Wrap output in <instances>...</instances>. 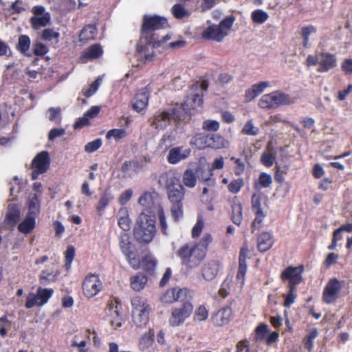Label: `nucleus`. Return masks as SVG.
Returning a JSON list of instances; mask_svg holds the SVG:
<instances>
[{"label":"nucleus","instance_id":"obj_5","mask_svg":"<svg viewBox=\"0 0 352 352\" xmlns=\"http://www.w3.org/2000/svg\"><path fill=\"white\" fill-rule=\"evenodd\" d=\"M234 21V16H228L222 20L219 25L212 24L206 28L201 35L206 40L221 42L228 34Z\"/></svg>","mask_w":352,"mask_h":352},{"label":"nucleus","instance_id":"obj_56","mask_svg":"<svg viewBox=\"0 0 352 352\" xmlns=\"http://www.w3.org/2000/svg\"><path fill=\"white\" fill-rule=\"evenodd\" d=\"M219 122L215 120H206L204 121L202 129L208 131H217L219 129Z\"/></svg>","mask_w":352,"mask_h":352},{"label":"nucleus","instance_id":"obj_35","mask_svg":"<svg viewBox=\"0 0 352 352\" xmlns=\"http://www.w3.org/2000/svg\"><path fill=\"white\" fill-rule=\"evenodd\" d=\"M30 39L28 36L21 35L19 37L16 48L22 54L26 56H30V54L28 53V51L30 49Z\"/></svg>","mask_w":352,"mask_h":352},{"label":"nucleus","instance_id":"obj_18","mask_svg":"<svg viewBox=\"0 0 352 352\" xmlns=\"http://www.w3.org/2000/svg\"><path fill=\"white\" fill-rule=\"evenodd\" d=\"M50 160L47 151L39 153L32 160V168H36L39 172L45 173L50 167Z\"/></svg>","mask_w":352,"mask_h":352},{"label":"nucleus","instance_id":"obj_24","mask_svg":"<svg viewBox=\"0 0 352 352\" xmlns=\"http://www.w3.org/2000/svg\"><path fill=\"white\" fill-rule=\"evenodd\" d=\"M257 246L260 252H266L271 248L273 245V240L269 232L261 233L257 239Z\"/></svg>","mask_w":352,"mask_h":352},{"label":"nucleus","instance_id":"obj_17","mask_svg":"<svg viewBox=\"0 0 352 352\" xmlns=\"http://www.w3.org/2000/svg\"><path fill=\"white\" fill-rule=\"evenodd\" d=\"M318 64L320 67L318 71L320 72H326L336 67L337 59L333 54L321 53L319 56Z\"/></svg>","mask_w":352,"mask_h":352},{"label":"nucleus","instance_id":"obj_4","mask_svg":"<svg viewBox=\"0 0 352 352\" xmlns=\"http://www.w3.org/2000/svg\"><path fill=\"white\" fill-rule=\"evenodd\" d=\"M177 256L180 258L182 263L187 268L194 269L199 265L204 259L205 250L195 245L190 246L185 244L177 251Z\"/></svg>","mask_w":352,"mask_h":352},{"label":"nucleus","instance_id":"obj_36","mask_svg":"<svg viewBox=\"0 0 352 352\" xmlns=\"http://www.w3.org/2000/svg\"><path fill=\"white\" fill-rule=\"evenodd\" d=\"M197 177L192 170L188 169L183 174L182 181L186 187L194 188L196 186Z\"/></svg>","mask_w":352,"mask_h":352},{"label":"nucleus","instance_id":"obj_8","mask_svg":"<svg viewBox=\"0 0 352 352\" xmlns=\"http://www.w3.org/2000/svg\"><path fill=\"white\" fill-rule=\"evenodd\" d=\"M192 305L189 301L183 302L179 307L173 308L169 319L170 325L176 327L183 324L192 314Z\"/></svg>","mask_w":352,"mask_h":352},{"label":"nucleus","instance_id":"obj_10","mask_svg":"<svg viewBox=\"0 0 352 352\" xmlns=\"http://www.w3.org/2000/svg\"><path fill=\"white\" fill-rule=\"evenodd\" d=\"M102 288V283L97 274H89L85 277L82 283L83 294L87 298L94 297Z\"/></svg>","mask_w":352,"mask_h":352},{"label":"nucleus","instance_id":"obj_23","mask_svg":"<svg viewBox=\"0 0 352 352\" xmlns=\"http://www.w3.org/2000/svg\"><path fill=\"white\" fill-rule=\"evenodd\" d=\"M148 101V93L146 89H143L136 94L133 107L136 111L140 112L146 107Z\"/></svg>","mask_w":352,"mask_h":352},{"label":"nucleus","instance_id":"obj_58","mask_svg":"<svg viewBox=\"0 0 352 352\" xmlns=\"http://www.w3.org/2000/svg\"><path fill=\"white\" fill-rule=\"evenodd\" d=\"M126 136V131L124 129H111L109 131L106 135V138L109 139L113 138L118 140Z\"/></svg>","mask_w":352,"mask_h":352},{"label":"nucleus","instance_id":"obj_60","mask_svg":"<svg viewBox=\"0 0 352 352\" xmlns=\"http://www.w3.org/2000/svg\"><path fill=\"white\" fill-rule=\"evenodd\" d=\"M34 306H40L39 300L37 298V295L34 293H30L27 296V301L25 303V307L30 309Z\"/></svg>","mask_w":352,"mask_h":352},{"label":"nucleus","instance_id":"obj_62","mask_svg":"<svg viewBox=\"0 0 352 352\" xmlns=\"http://www.w3.org/2000/svg\"><path fill=\"white\" fill-rule=\"evenodd\" d=\"M258 182L263 188L269 187L272 182V177L270 175L262 173L259 176Z\"/></svg>","mask_w":352,"mask_h":352},{"label":"nucleus","instance_id":"obj_16","mask_svg":"<svg viewBox=\"0 0 352 352\" xmlns=\"http://www.w3.org/2000/svg\"><path fill=\"white\" fill-rule=\"evenodd\" d=\"M190 153L189 148L182 146L174 147L169 151L167 161L171 164H175L182 160H186Z\"/></svg>","mask_w":352,"mask_h":352},{"label":"nucleus","instance_id":"obj_52","mask_svg":"<svg viewBox=\"0 0 352 352\" xmlns=\"http://www.w3.org/2000/svg\"><path fill=\"white\" fill-rule=\"evenodd\" d=\"M212 241V236L209 233H205L203 237L201 239L199 242L195 244V246H199L201 248L202 250H205V254H206V251L208 250V247L209 244Z\"/></svg>","mask_w":352,"mask_h":352},{"label":"nucleus","instance_id":"obj_46","mask_svg":"<svg viewBox=\"0 0 352 352\" xmlns=\"http://www.w3.org/2000/svg\"><path fill=\"white\" fill-rule=\"evenodd\" d=\"M175 298L176 301L180 300L182 302L184 301H189L188 298L190 297V291L186 288H179L175 287Z\"/></svg>","mask_w":352,"mask_h":352},{"label":"nucleus","instance_id":"obj_49","mask_svg":"<svg viewBox=\"0 0 352 352\" xmlns=\"http://www.w3.org/2000/svg\"><path fill=\"white\" fill-rule=\"evenodd\" d=\"M316 30L313 26L303 27L302 28V36L303 38V47H309V38L311 33L315 32Z\"/></svg>","mask_w":352,"mask_h":352},{"label":"nucleus","instance_id":"obj_37","mask_svg":"<svg viewBox=\"0 0 352 352\" xmlns=\"http://www.w3.org/2000/svg\"><path fill=\"white\" fill-rule=\"evenodd\" d=\"M173 144V140L170 135L165 134L160 140L157 146V151L159 153L166 152Z\"/></svg>","mask_w":352,"mask_h":352},{"label":"nucleus","instance_id":"obj_3","mask_svg":"<svg viewBox=\"0 0 352 352\" xmlns=\"http://www.w3.org/2000/svg\"><path fill=\"white\" fill-rule=\"evenodd\" d=\"M155 221L153 216L141 213L133 228L135 239L143 243H150L155 234Z\"/></svg>","mask_w":352,"mask_h":352},{"label":"nucleus","instance_id":"obj_21","mask_svg":"<svg viewBox=\"0 0 352 352\" xmlns=\"http://www.w3.org/2000/svg\"><path fill=\"white\" fill-rule=\"evenodd\" d=\"M172 119V116L167 111L161 112L151 118V125L156 129H164Z\"/></svg>","mask_w":352,"mask_h":352},{"label":"nucleus","instance_id":"obj_41","mask_svg":"<svg viewBox=\"0 0 352 352\" xmlns=\"http://www.w3.org/2000/svg\"><path fill=\"white\" fill-rule=\"evenodd\" d=\"M197 177V178L203 182H209L210 184H214V179H211V177L212 176V172L211 170H206L202 168H197L196 170Z\"/></svg>","mask_w":352,"mask_h":352},{"label":"nucleus","instance_id":"obj_31","mask_svg":"<svg viewBox=\"0 0 352 352\" xmlns=\"http://www.w3.org/2000/svg\"><path fill=\"white\" fill-rule=\"evenodd\" d=\"M35 217L28 214L24 221L19 225V230L24 234L29 233L35 226Z\"/></svg>","mask_w":352,"mask_h":352},{"label":"nucleus","instance_id":"obj_47","mask_svg":"<svg viewBox=\"0 0 352 352\" xmlns=\"http://www.w3.org/2000/svg\"><path fill=\"white\" fill-rule=\"evenodd\" d=\"M75 256V248L72 245H69L65 252V267L67 270L70 269L72 263Z\"/></svg>","mask_w":352,"mask_h":352},{"label":"nucleus","instance_id":"obj_61","mask_svg":"<svg viewBox=\"0 0 352 352\" xmlns=\"http://www.w3.org/2000/svg\"><path fill=\"white\" fill-rule=\"evenodd\" d=\"M102 144L100 139H96L94 141L87 143L85 146V151L87 153H92L98 150Z\"/></svg>","mask_w":352,"mask_h":352},{"label":"nucleus","instance_id":"obj_55","mask_svg":"<svg viewBox=\"0 0 352 352\" xmlns=\"http://www.w3.org/2000/svg\"><path fill=\"white\" fill-rule=\"evenodd\" d=\"M60 34L58 32L54 31L52 29H45L42 32V38L47 41H51L54 39H58Z\"/></svg>","mask_w":352,"mask_h":352},{"label":"nucleus","instance_id":"obj_20","mask_svg":"<svg viewBox=\"0 0 352 352\" xmlns=\"http://www.w3.org/2000/svg\"><path fill=\"white\" fill-rule=\"evenodd\" d=\"M219 268L218 261H209L201 268V276L208 281L213 280L217 276Z\"/></svg>","mask_w":352,"mask_h":352},{"label":"nucleus","instance_id":"obj_43","mask_svg":"<svg viewBox=\"0 0 352 352\" xmlns=\"http://www.w3.org/2000/svg\"><path fill=\"white\" fill-rule=\"evenodd\" d=\"M258 105L263 109L274 108L272 93L263 96L259 100Z\"/></svg>","mask_w":352,"mask_h":352},{"label":"nucleus","instance_id":"obj_51","mask_svg":"<svg viewBox=\"0 0 352 352\" xmlns=\"http://www.w3.org/2000/svg\"><path fill=\"white\" fill-rule=\"evenodd\" d=\"M175 287L168 289L162 296L161 300L164 303H173L176 301L175 298Z\"/></svg>","mask_w":352,"mask_h":352},{"label":"nucleus","instance_id":"obj_26","mask_svg":"<svg viewBox=\"0 0 352 352\" xmlns=\"http://www.w3.org/2000/svg\"><path fill=\"white\" fill-rule=\"evenodd\" d=\"M231 219L232 222L240 226L243 219V208L241 203H239L235 198L232 204Z\"/></svg>","mask_w":352,"mask_h":352},{"label":"nucleus","instance_id":"obj_32","mask_svg":"<svg viewBox=\"0 0 352 352\" xmlns=\"http://www.w3.org/2000/svg\"><path fill=\"white\" fill-rule=\"evenodd\" d=\"M113 197L112 196L111 191L108 189L105 190L98 203L96 206V209L98 212L100 214L104 209L108 206L109 202L113 199Z\"/></svg>","mask_w":352,"mask_h":352},{"label":"nucleus","instance_id":"obj_15","mask_svg":"<svg viewBox=\"0 0 352 352\" xmlns=\"http://www.w3.org/2000/svg\"><path fill=\"white\" fill-rule=\"evenodd\" d=\"M341 289V283L337 279L331 280L323 292V300L327 303L333 302Z\"/></svg>","mask_w":352,"mask_h":352},{"label":"nucleus","instance_id":"obj_29","mask_svg":"<svg viewBox=\"0 0 352 352\" xmlns=\"http://www.w3.org/2000/svg\"><path fill=\"white\" fill-rule=\"evenodd\" d=\"M147 277L142 273H138L131 278V287L135 291L142 289L147 283Z\"/></svg>","mask_w":352,"mask_h":352},{"label":"nucleus","instance_id":"obj_6","mask_svg":"<svg viewBox=\"0 0 352 352\" xmlns=\"http://www.w3.org/2000/svg\"><path fill=\"white\" fill-rule=\"evenodd\" d=\"M131 304L133 323L139 327H144L148 322L150 311L146 300L143 298L135 296L131 299Z\"/></svg>","mask_w":352,"mask_h":352},{"label":"nucleus","instance_id":"obj_2","mask_svg":"<svg viewBox=\"0 0 352 352\" xmlns=\"http://www.w3.org/2000/svg\"><path fill=\"white\" fill-rule=\"evenodd\" d=\"M158 184L166 188L171 217L174 221L178 222L184 215L182 201L185 197V189L179 177L173 170L166 171L159 176Z\"/></svg>","mask_w":352,"mask_h":352},{"label":"nucleus","instance_id":"obj_12","mask_svg":"<svg viewBox=\"0 0 352 352\" xmlns=\"http://www.w3.org/2000/svg\"><path fill=\"white\" fill-rule=\"evenodd\" d=\"M188 100L191 101L192 99L187 96L186 100L184 103L173 109L172 113H170L172 118L178 120H184L189 117L191 109H194L196 107H199L198 105H195L193 102H189Z\"/></svg>","mask_w":352,"mask_h":352},{"label":"nucleus","instance_id":"obj_53","mask_svg":"<svg viewBox=\"0 0 352 352\" xmlns=\"http://www.w3.org/2000/svg\"><path fill=\"white\" fill-rule=\"evenodd\" d=\"M158 219L160 221V226L161 228L162 232L164 234H167V228L168 225L166 221V216L164 212V209L162 207H159V210H157Z\"/></svg>","mask_w":352,"mask_h":352},{"label":"nucleus","instance_id":"obj_40","mask_svg":"<svg viewBox=\"0 0 352 352\" xmlns=\"http://www.w3.org/2000/svg\"><path fill=\"white\" fill-rule=\"evenodd\" d=\"M29 212L28 214L36 217L39 212L40 202L38 197L34 194L29 201Z\"/></svg>","mask_w":352,"mask_h":352},{"label":"nucleus","instance_id":"obj_30","mask_svg":"<svg viewBox=\"0 0 352 352\" xmlns=\"http://www.w3.org/2000/svg\"><path fill=\"white\" fill-rule=\"evenodd\" d=\"M96 28L95 25L89 24L83 28L79 35L80 41H87L93 39L96 34Z\"/></svg>","mask_w":352,"mask_h":352},{"label":"nucleus","instance_id":"obj_13","mask_svg":"<svg viewBox=\"0 0 352 352\" xmlns=\"http://www.w3.org/2000/svg\"><path fill=\"white\" fill-rule=\"evenodd\" d=\"M208 84L206 81L201 83L193 84L189 89L188 96L192 99L189 102H193L195 105L201 106L203 102V92L208 89Z\"/></svg>","mask_w":352,"mask_h":352},{"label":"nucleus","instance_id":"obj_33","mask_svg":"<svg viewBox=\"0 0 352 352\" xmlns=\"http://www.w3.org/2000/svg\"><path fill=\"white\" fill-rule=\"evenodd\" d=\"M120 248L124 255H129L131 252L133 251L130 237L126 233L120 235Z\"/></svg>","mask_w":352,"mask_h":352},{"label":"nucleus","instance_id":"obj_14","mask_svg":"<svg viewBox=\"0 0 352 352\" xmlns=\"http://www.w3.org/2000/svg\"><path fill=\"white\" fill-rule=\"evenodd\" d=\"M303 267H289L281 274L283 280H289V286L296 287L302 280L301 274Z\"/></svg>","mask_w":352,"mask_h":352},{"label":"nucleus","instance_id":"obj_19","mask_svg":"<svg viewBox=\"0 0 352 352\" xmlns=\"http://www.w3.org/2000/svg\"><path fill=\"white\" fill-rule=\"evenodd\" d=\"M232 316V309L226 306L219 309L212 317L213 324L217 327H221L229 322Z\"/></svg>","mask_w":352,"mask_h":352},{"label":"nucleus","instance_id":"obj_7","mask_svg":"<svg viewBox=\"0 0 352 352\" xmlns=\"http://www.w3.org/2000/svg\"><path fill=\"white\" fill-rule=\"evenodd\" d=\"M191 143L199 149L206 147L220 149L226 147L228 144L222 136L218 134L205 135L201 133L195 135L191 140Z\"/></svg>","mask_w":352,"mask_h":352},{"label":"nucleus","instance_id":"obj_59","mask_svg":"<svg viewBox=\"0 0 352 352\" xmlns=\"http://www.w3.org/2000/svg\"><path fill=\"white\" fill-rule=\"evenodd\" d=\"M204 222L202 219V217H199L197 221L196 224L194 226L192 230V236L193 238L198 237L204 228Z\"/></svg>","mask_w":352,"mask_h":352},{"label":"nucleus","instance_id":"obj_34","mask_svg":"<svg viewBox=\"0 0 352 352\" xmlns=\"http://www.w3.org/2000/svg\"><path fill=\"white\" fill-rule=\"evenodd\" d=\"M102 53V50L100 47V45L98 44H94L91 45L90 47H89L87 50H85L81 58L85 59L86 58L89 59H94L98 58L101 56Z\"/></svg>","mask_w":352,"mask_h":352},{"label":"nucleus","instance_id":"obj_9","mask_svg":"<svg viewBox=\"0 0 352 352\" xmlns=\"http://www.w3.org/2000/svg\"><path fill=\"white\" fill-rule=\"evenodd\" d=\"M262 195L261 193H254L252 196V209L256 216L252 223V232L259 228L266 216V211L261 206Z\"/></svg>","mask_w":352,"mask_h":352},{"label":"nucleus","instance_id":"obj_48","mask_svg":"<svg viewBox=\"0 0 352 352\" xmlns=\"http://www.w3.org/2000/svg\"><path fill=\"white\" fill-rule=\"evenodd\" d=\"M275 155L272 150L268 148L267 151L265 152L261 156V162L266 166H271L274 164Z\"/></svg>","mask_w":352,"mask_h":352},{"label":"nucleus","instance_id":"obj_28","mask_svg":"<svg viewBox=\"0 0 352 352\" xmlns=\"http://www.w3.org/2000/svg\"><path fill=\"white\" fill-rule=\"evenodd\" d=\"M50 14L48 12L45 13L43 16H34L30 19L32 28L34 30H38L46 26L50 21Z\"/></svg>","mask_w":352,"mask_h":352},{"label":"nucleus","instance_id":"obj_1","mask_svg":"<svg viewBox=\"0 0 352 352\" xmlns=\"http://www.w3.org/2000/svg\"><path fill=\"white\" fill-rule=\"evenodd\" d=\"M168 27L166 19L159 16H144L141 30V36L137 44V51L139 54L144 55L145 61L152 59L153 54H146L149 48H157L162 46L171 38V36L166 34L160 38L157 31L166 29Z\"/></svg>","mask_w":352,"mask_h":352},{"label":"nucleus","instance_id":"obj_42","mask_svg":"<svg viewBox=\"0 0 352 352\" xmlns=\"http://www.w3.org/2000/svg\"><path fill=\"white\" fill-rule=\"evenodd\" d=\"M259 129L254 126L252 120L247 122L243 129L242 133L247 135L256 136L259 133Z\"/></svg>","mask_w":352,"mask_h":352},{"label":"nucleus","instance_id":"obj_57","mask_svg":"<svg viewBox=\"0 0 352 352\" xmlns=\"http://www.w3.org/2000/svg\"><path fill=\"white\" fill-rule=\"evenodd\" d=\"M101 78L99 77L90 86V87L87 88V89H85L82 90L83 91V94L87 96V97H89V96H91L92 95H94L96 91L98 90L100 85V82H101Z\"/></svg>","mask_w":352,"mask_h":352},{"label":"nucleus","instance_id":"obj_63","mask_svg":"<svg viewBox=\"0 0 352 352\" xmlns=\"http://www.w3.org/2000/svg\"><path fill=\"white\" fill-rule=\"evenodd\" d=\"M269 85L270 84L268 82H261L252 85L251 88L256 96H258L264 91L265 88L268 87Z\"/></svg>","mask_w":352,"mask_h":352},{"label":"nucleus","instance_id":"obj_44","mask_svg":"<svg viewBox=\"0 0 352 352\" xmlns=\"http://www.w3.org/2000/svg\"><path fill=\"white\" fill-rule=\"evenodd\" d=\"M269 16L267 12L261 10H256L252 13V19L256 23H263L266 21Z\"/></svg>","mask_w":352,"mask_h":352},{"label":"nucleus","instance_id":"obj_38","mask_svg":"<svg viewBox=\"0 0 352 352\" xmlns=\"http://www.w3.org/2000/svg\"><path fill=\"white\" fill-rule=\"evenodd\" d=\"M173 15L178 19L188 17L190 12L179 3L175 4L171 9Z\"/></svg>","mask_w":352,"mask_h":352},{"label":"nucleus","instance_id":"obj_64","mask_svg":"<svg viewBox=\"0 0 352 352\" xmlns=\"http://www.w3.org/2000/svg\"><path fill=\"white\" fill-rule=\"evenodd\" d=\"M342 71L348 75L352 74V59L346 58L343 60L341 65Z\"/></svg>","mask_w":352,"mask_h":352},{"label":"nucleus","instance_id":"obj_27","mask_svg":"<svg viewBox=\"0 0 352 352\" xmlns=\"http://www.w3.org/2000/svg\"><path fill=\"white\" fill-rule=\"evenodd\" d=\"M274 107H277L280 105H287L294 102L293 98L289 95L285 94L280 91H274L272 93Z\"/></svg>","mask_w":352,"mask_h":352},{"label":"nucleus","instance_id":"obj_25","mask_svg":"<svg viewBox=\"0 0 352 352\" xmlns=\"http://www.w3.org/2000/svg\"><path fill=\"white\" fill-rule=\"evenodd\" d=\"M20 217V210L16 206L9 207L8 212L5 219V225L8 228H12L16 225Z\"/></svg>","mask_w":352,"mask_h":352},{"label":"nucleus","instance_id":"obj_39","mask_svg":"<svg viewBox=\"0 0 352 352\" xmlns=\"http://www.w3.org/2000/svg\"><path fill=\"white\" fill-rule=\"evenodd\" d=\"M53 292L54 291L52 289H43L41 287L38 288L36 295L39 300L40 306H43L48 301Z\"/></svg>","mask_w":352,"mask_h":352},{"label":"nucleus","instance_id":"obj_11","mask_svg":"<svg viewBox=\"0 0 352 352\" xmlns=\"http://www.w3.org/2000/svg\"><path fill=\"white\" fill-rule=\"evenodd\" d=\"M160 196L155 190H149L144 192L138 199V203L148 210H153L155 208L159 210L160 206Z\"/></svg>","mask_w":352,"mask_h":352},{"label":"nucleus","instance_id":"obj_22","mask_svg":"<svg viewBox=\"0 0 352 352\" xmlns=\"http://www.w3.org/2000/svg\"><path fill=\"white\" fill-rule=\"evenodd\" d=\"M108 306L109 309V316L111 317L110 323L111 326L115 329L120 327L122 324V318L120 316L121 305L117 302H111L109 303Z\"/></svg>","mask_w":352,"mask_h":352},{"label":"nucleus","instance_id":"obj_45","mask_svg":"<svg viewBox=\"0 0 352 352\" xmlns=\"http://www.w3.org/2000/svg\"><path fill=\"white\" fill-rule=\"evenodd\" d=\"M244 185V180L242 178H238L232 180L228 186V190L234 194L238 193Z\"/></svg>","mask_w":352,"mask_h":352},{"label":"nucleus","instance_id":"obj_54","mask_svg":"<svg viewBox=\"0 0 352 352\" xmlns=\"http://www.w3.org/2000/svg\"><path fill=\"white\" fill-rule=\"evenodd\" d=\"M289 291L285 296L284 306L286 307H290L295 301L296 295L295 294L296 287L289 286Z\"/></svg>","mask_w":352,"mask_h":352},{"label":"nucleus","instance_id":"obj_50","mask_svg":"<svg viewBox=\"0 0 352 352\" xmlns=\"http://www.w3.org/2000/svg\"><path fill=\"white\" fill-rule=\"evenodd\" d=\"M208 311L206 309V308L201 305L199 306L195 311L194 319L196 321L201 322L208 318Z\"/></svg>","mask_w":352,"mask_h":352}]
</instances>
